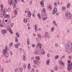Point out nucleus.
I'll return each mask as SVG.
<instances>
[{"instance_id":"25","label":"nucleus","mask_w":72,"mask_h":72,"mask_svg":"<svg viewBox=\"0 0 72 72\" xmlns=\"http://www.w3.org/2000/svg\"><path fill=\"white\" fill-rule=\"evenodd\" d=\"M54 27H52L51 28V32H53L54 31Z\"/></svg>"},{"instance_id":"64","label":"nucleus","mask_w":72,"mask_h":72,"mask_svg":"<svg viewBox=\"0 0 72 72\" xmlns=\"http://www.w3.org/2000/svg\"><path fill=\"white\" fill-rule=\"evenodd\" d=\"M23 67L24 68H26V66H25V65H24Z\"/></svg>"},{"instance_id":"18","label":"nucleus","mask_w":72,"mask_h":72,"mask_svg":"<svg viewBox=\"0 0 72 72\" xmlns=\"http://www.w3.org/2000/svg\"><path fill=\"white\" fill-rule=\"evenodd\" d=\"M16 36L18 37H19V34L18 33H16Z\"/></svg>"},{"instance_id":"37","label":"nucleus","mask_w":72,"mask_h":72,"mask_svg":"<svg viewBox=\"0 0 72 72\" xmlns=\"http://www.w3.org/2000/svg\"><path fill=\"white\" fill-rule=\"evenodd\" d=\"M46 19V18H42V20L43 21H45V19Z\"/></svg>"},{"instance_id":"14","label":"nucleus","mask_w":72,"mask_h":72,"mask_svg":"<svg viewBox=\"0 0 72 72\" xmlns=\"http://www.w3.org/2000/svg\"><path fill=\"white\" fill-rule=\"evenodd\" d=\"M50 60V59H48V60L47 61V63H46V64L47 65H49L50 64L49 63V61Z\"/></svg>"},{"instance_id":"31","label":"nucleus","mask_w":72,"mask_h":72,"mask_svg":"<svg viewBox=\"0 0 72 72\" xmlns=\"http://www.w3.org/2000/svg\"><path fill=\"white\" fill-rule=\"evenodd\" d=\"M38 37H39V38L40 39H41V35H40V34H38Z\"/></svg>"},{"instance_id":"9","label":"nucleus","mask_w":72,"mask_h":72,"mask_svg":"<svg viewBox=\"0 0 72 72\" xmlns=\"http://www.w3.org/2000/svg\"><path fill=\"white\" fill-rule=\"evenodd\" d=\"M13 0H11L10 3V6H12V5H13Z\"/></svg>"},{"instance_id":"55","label":"nucleus","mask_w":72,"mask_h":72,"mask_svg":"<svg viewBox=\"0 0 72 72\" xmlns=\"http://www.w3.org/2000/svg\"><path fill=\"white\" fill-rule=\"evenodd\" d=\"M38 45H42V44H41L39 43L38 44Z\"/></svg>"},{"instance_id":"33","label":"nucleus","mask_w":72,"mask_h":72,"mask_svg":"<svg viewBox=\"0 0 72 72\" xmlns=\"http://www.w3.org/2000/svg\"><path fill=\"white\" fill-rule=\"evenodd\" d=\"M45 35L46 36H48V32H45Z\"/></svg>"},{"instance_id":"53","label":"nucleus","mask_w":72,"mask_h":72,"mask_svg":"<svg viewBox=\"0 0 72 72\" xmlns=\"http://www.w3.org/2000/svg\"><path fill=\"white\" fill-rule=\"evenodd\" d=\"M37 28V26L36 25H35V28Z\"/></svg>"},{"instance_id":"42","label":"nucleus","mask_w":72,"mask_h":72,"mask_svg":"<svg viewBox=\"0 0 72 72\" xmlns=\"http://www.w3.org/2000/svg\"><path fill=\"white\" fill-rule=\"evenodd\" d=\"M8 47L7 46H6L5 47V49H6L7 51H8Z\"/></svg>"},{"instance_id":"38","label":"nucleus","mask_w":72,"mask_h":72,"mask_svg":"<svg viewBox=\"0 0 72 72\" xmlns=\"http://www.w3.org/2000/svg\"><path fill=\"white\" fill-rule=\"evenodd\" d=\"M55 58L56 59H58L59 58V56L58 55H57L55 57Z\"/></svg>"},{"instance_id":"23","label":"nucleus","mask_w":72,"mask_h":72,"mask_svg":"<svg viewBox=\"0 0 72 72\" xmlns=\"http://www.w3.org/2000/svg\"><path fill=\"white\" fill-rule=\"evenodd\" d=\"M33 62L35 64H37V61L36 60H34Z\"/></svg>"},{"instance_id":"60","label":"nucleus","mask_w":72,"mask_h":72,"mask_svg":"<svg viewBox=\"0 0 72 72\" xmlns=\"http://www.w3.org/2000/svg\"><path fill=\"white\" fill-rule=\"evenodd\" d=\"M13 45L12 42H11L10 44V45Z\"/></svg>"},{"instance_id":"46","label":"nucleus","mask_w":72,"mask_h":72,"mask_svg":"<svg viewBox=\"0 0 72 72\" xmlns=\"http://www.w3.org/2000/svg\"><path fill=\"white\" fill-rule=\"evenodd\" d=\"M55 70L56 71H57V69H58V68H57V67H55Z\"/></svg>"},{"instance_id":"36","label":"nucleus","mask_w":72,"mask_h":72,"mask_svg":"<svg viewBox=\"0 0 72 72\" xmlns=\"http://www.w3.org/2000/svg\"><path fill=\"white\" fill-rule=\"evenodd\" d=\"M54 5L55 6H57V3L56 2H54Z\"/></svg>"},{"instance_id":"54","label":"nucleus","mask_w":72,"mask_h":72,"mask_svg":"<svg viewBox=\"0 0 72 72\" xmlns=\"http://www.w3.org/2000/svg\"><path fill=\"white\" fill-rule=\"evenodd\" d=\"M1 71L2 72H3V68H1Z\"/></svg>"},{"instance_id":"63","label":"nucleus","mask_w":72,"mask_h":72,"mask_svg":"<svg viewBox=\"0 0 72 72\" xmlns=\"http://www.w3.org/2000/svg\"><path fill=\"white\" fill-rule=\"evenodd\" d=\"M7 30H8V31H10L11 30L9 29H7Z\"/></svg>"},{"instance_id":"4","label":"nucleus","mask_w":72,"mask_h":72,"mask_svg":"<svg viewBox=\"0 0 72 72\" xmlns=\"http://www.w3.org/2000/svg\"><path fill=\"white\" fill-rule=\"evenodd\" d=\"M40 4H41V6L44 7V1H41L40 2Z\"/></svg>"},{"instance_id":"24","label":"nucleus","mask_w":72,"mask_h":72,"mask_svg":"<svg viewBox=\"0 0 72 72\" xmlns=\"http://www.w3.org/2000/svg\"><path fill=\"white\" fill-rule=\"evenodd\" d=\"M14 3H16V4L18 3V0H14Z\"/></svg>"},{"instance_id":"40","label":"nucleus","mask_w":72,"mask_h":72,"mask_svg":"<svg viewBox=\"0 0 72 72\" xmlns=\"http://www.w3.org/2000/svg\"><path fill=\"white\" fill-rule=\"evenodd\" d=\"M3 5L1 4V9H3Z\"/></svg>"},{"instance_id":"27","label":"nucleus","mask_w":72,"mask_h":72,"mask_svg":"<svg viewBox=\"0 0 72 72\" xmlns=\"http://www.w3.org/2000/svg\"><path fill=\"white\" fill-rule=\"evenodd\" d=\"M37 15L39 17V19H41V17H40L41 16H40V14H38Z\"/></svg>"},{"instance_id":"19","label":"nucleus","mask_w":72,"mask_h":72,"mask_svg":"<svg viewBox=\"0 0 72 72\" xmlns=\"http://www.w3.org/2000/svg\"><path fill=\"white\" fill-rule=\"evenodd\" d=\"M19 71H20V72H22L23 71V68H20L19 69Z\"/></svg>"},{"instance_id":"50","label":"nucleus","mask_w":72,"mask_h":72,"mask_svg":"<svg viewBox=\"0 0 72 72\" xmlns=\"http://www.w3.org/2000/svg\"><path fill=\"white\" fill-rule=\"evenodd\" d=\"M45 53V51H43L42 52V54H44Z\"/></svg>"},{"instance_id":"7","label":"nucleus","mask_w":72,"mask_h":72,"mask_svg":"<svg viewBox=\"0 0 72 72\" xmlns=\"http://www.w3.org/2000/svg\"><path fill=\"white\" fill-rule=\"evenodd\" d=\"M68 16L69 18H71V15L69 13H68Z\"/></svg>"},{"instance_id":"39","label":"nucleus","mask_w":72,"mask_h":72,"mask_svg":"<svg viewBox=\"0 0 72 72\" xmlns=\"http://www.w3.org/2000/svg\"><path fill=\"white\" fill-rule=\"evenodd\" d=\"M35 32H36L37 31V28H35Z\"/></svg>"},{"instance_id":"35","label":"nucleus","mask_w":72,"mask_h":72,"mask_svg":"<svg viewBox=\"0 0 72 72\" xmlns=\"http://www.w3.org/2000/svg\"><path fill=\"white\" fill-rule=\"evenodd\" d=\"M18 71V69L17 68H15V72H17Z\"/></svg>"},{"instance_id":"21","label":"nucleus","mask_w":72,"mask_h":72,"mask_svg":"<svg viewBox=\"0 0 72 72\" xmlns=\"http://www.w3.org/2000/svg\"><path fill=\"white\" fill-rule=\"evenodd\" d=\"M24 23H26L27 22V20L26 19H24Z\"/></svg>"},{"instance_id":"10","label":"nucleus","mask_w":72,"mask_h":72,"mask_svg":"<svg viewBox=\"0 0 72 72\" xmlns=\"http://www.w3.org/2000/svg\"><path fill=\"white\" fill-rule=\"evenodd\" d=\"M67 47L68 49H71L72 48V46H71V45H68L67 46Z\"/></svg>"},{"instance_id":"49","label":"nucleus","mask_w":72,"mask_h":72,"mask_svg":"<svg viewBox=\"0 0 72 72\" xmlns=\"http://www.w3.org/2000/svg\"><path fill=\"white\" fill-rule=\"evenodd\" d=\"M9 32L11 33V34H13V32H12V30H10Z\"/></svg>"},{"instance_id":"62","label":"nucleus","mask_w":72,"mask_h":72,"mask_svg":"<svg viewBox=\"0 0 72 72\" xmlns=\"http://www.w3.org/2000/svg\"><path fill=\"white\" fill-rule=\"evenodd\" d=\"M47 56L48 57H49L50 56V55L49 54H48Z\"/></svg>"},{"instance_id":"1","label":"nucleus","mask_w":72,"mask_h":72,"mask_svg":"<svg viewBox=\"0 0 72 72\" xmlns=\"http://www.w3.org/2000/svg\"><path fill=\"white\" fill-rule=\"evenodd\" d=\"M68 67H67L68 71L72 70V62H71L70 63L68 64Z\"/></svg>"},{"instance_id":"57","label":"nucleus","mask_w":72,"mask_h":72,"mask_svg":"<svg viewBox=\"0 0 72 72\" xmlns=\"http://www.w3.org/2000/svg\"><path fill=\"white\" fill-rule=\"evenodd\" d=\"M69 58L70 59H71V56H69Z\"/></svg>"},{"instance_id":"17","label":"nucleus","mask_w":72,"mask_h":72,"mask_svg":"<svg viewBox=\"0 0 72 72\" xmlns=\"http://www.w3.org/2000/svg\"><path fill=\"white\" fill-rule=\"evenodd\" d=\"M55 23H56V22H55V21H53V24H54L55 25V26H57V24H56Z\"/></svg>"},{"instance_id":"13","label":"nucleus","mask_w":72,"mask_h":72,"mask_svg":"<svg viewBox=\"0 0 72 72\" xmlns=\"http://www.w3.org/2000/svg\"><path fill=\"white\" fill-rule=\"evenodd\" d=\"M30 68H31V66H30V64H29L28 65V69L30 70Z\"/></svg>"},{"instance_id":"43","label":"nucleus","mask_w":72,"mask_h":72,"mask_svg":"<svg viewBox=\"0 0 72 72\" xmlns=\"http://www.w3.org/2000/svg\"><path fill=\"white\" fill-rule=\"evenodd\" d=\"M48 8H49V9H51V7L50 6H48Z\"/></svg>"},{"instance_id":"59","label":"nucleus","mask_w":72,"mask_h":72,"mask_svg":"<svg viewBox=\"0 0 72 72\" xmlns=\"http://www.w3.org/2000/svg\"><path fill=\"white\" fill-rule=\"evenodd\" d=\"M65 15L66 17H67V16H68V14H66H66H65Z\"/></svg>"},{"instance_id":"44","label":"nucleus","mask_w":72,"mask_h":72,"mask_svg":"<svg viewBox=\"0 0 72 72\" xmlns=\"http://www.w3.org/2000/svg\"><path fill=\"white\" fill-rule=\"evenodd\" d=\"M15 48H18V45H15Z\"/></svg>"},{"instance_id":"29","label":"nucleus","mask_w":72,"mask_h":72,"mask_svg":"<svg viewBox=\"0 0 72 72\" xmlns=\"http://www.w3.org/2000/svg\"><path fill=\"white\" fill-rule=\"evenodd\" d=\"M15 39L16 40H15V42H18V39L17 37H16L15 38Z\"/></svg>"},{"instance_id":"32","label":"nucleus","mask_w":72,"mask_h":72,"mask_svg":"<svg viewBox=\"0 0 72 72\" xmlns=\"http://www.w3.org/2000/svg\"><path fill=\"white\" fill-rule=\"evenodd\" d=\"M67 8H68L69 7V6H70V4L68 3L67 5Z\"/></svg>"},{"instance_id":"45","label":"nucleus","mask_w":72,"mask_h":72,"mask_svg":"<svg viewBox=\"0 0 72 72\" xmlns=\"http://www.w3.org/2000/svg\"><path fill=\"white\" fill-rule=\"evenodd\" d=\"M62 62H61V60H60V61H59V64H62Z\"/></svg>"},{"instance_id":"41","label":"nucleus","mask_w":72,"mask_h":72,"mask_svg":"<svg viewBox=\"0 0 72 72\" xmlns=\"http://www.w3.org/2000/svg\"><path fill=\"white\" fill-rule=\"evenodd\" d=\"M56 12L54 11H53V14H55V13Z\"/></svg>"},{"instance_id":"30","label":"nucleus","mask_w":72,"mask_h":72,"mask_svg":"<svg viewBox=\"0 0 72 72\" xmlns=\"http://www.w3.org/2000/svg\"><path fill=\"white\" fill-rule=\"evenodd\" d=\"M9 15H6L4 16L5 18H7V17H8L9 18Z\"/></svg>"},{"instance_id":"8","label":"nucleus","mask_w":72,"mask_h":72,"mask_svg":"<svg viewBox=\"0 0 72 72\" xmlns=\"http://www.w3.org/2000/svg\"><path fill=\"white\" fill-rule=\"evenodd\" d=\"M6 53V49H3V54H4Z\"/></svg>"},{"instance_id":"2","label":"nucleus","mask_w":72,"mask_h":72,"mask_svg":"<svg viewBox=\"0 0 72 72\" xmlns=\"http://www.w3.org/2000/svg\"><path fill=\"white\" fill-rule=\"evenodd\" d=\"M3 22L4 24H8L9 22V19H4L3 20Z\"/></svg>"},{"instance_id":"3","label":"nucleus","mask_w":72,"mask_h":72,"mask_svg":"<svg viewBox=\"0 0 72 72\" xmlns=\"http://www.w3.org/2000/svg\"><path fill=\"white\" fill-rule=\"evenodd\" d=\"M1 33L3 35L5 33L7 32V31L6 30H2L1 31Z\"/></svg>"},{"instance_id":"51","label":"nucleus","mask_w":72,"mask_h":72,"mask_svg":"<svg viewBox=\"0 0 72 72\" xmlns=\"http://www.w3.org/2000/svg\"><path fill=\"white\" fill-rule=\"evenodd\" d=\"M34 71V69L33 68H32V72H33Z\"/></svg>"},{"instance_id":"22","label":"nucleus","mask_w":72,"mask_h":72,"mask_svg":"<svg viewBox=\"0 0 72 72\" xmlns=\"http://www.w3.org/2000/svg\"><path fill=\"white\" fill-rule=\"evenodd\" d=\"M14 13H15V15H17V10H15L14 11Z\"/></svg>"},{"instance_id":"15","label":"nucleus","mask_w":72,"mask_h":72,"mask_svg":"<svg viewBox=\"0 0 72 72\" xmlns=\"http://www.w3.org/2000/svg\"><path fill=\"white\" fill-rule=\"evenodd\" d=\"M12 6L13 8H15L16 7V6H15V3H13Z\"/></svg>"},{"instance_id":"28","label":"nucleus","mask_w":72,"mask_h":72,"mask_svg":"<svg viewBox=\"0 0 72 72\" xmlns=\"http://www.w3.org/2000/svg\"><path fill=\"white\" fill-rule=\"evenodd\" d=\"M53 10L54 11H55L56 12H57V8L55 7L54 9V10Z\"/></svg>"},{"instance_id":"48","label":"nucleus","mask_w":72,"mask_h":72,"mask_svg":"<svg viewBox=\"0 0 72 72\" xmlns=\"http://www.w3.org/2000/svg\"><path fill=\"white\" fill-rule=\"evenodd\" d=\"M64 58V56H62L61 57V59H63V58Z\"/></svg>"},{"instance_id":"56","label":"nucleus","mask_w":72,"mask_h":72,"mask_svg":"<svg viewBox=\"0 0 72 72\" xmlns=\"http://www.w3.org/2000/svg\"><path fill=\"white\" fill-rule=\"evenodd\" d=\"M68 63L69 64V63H70V60H68Z\"/></svg>"},{"instance_id":"52","label":"nucleus","mask_w":72,"mask_h":72,"mask_svg":"<svg viewBox=\"0 0 72 72\" xmlns=\"http://www.w3.org/2000/svg\"><path fill=\"white\" fill-rule=\"evenodd\" d=\"M0 27H3V26L1 24H0Z\"/></svg>"},{"instance_id":"34","label":"nucleus","mask_w":72,"mask_h":72,"mask_svg":"<svg viewBox=\"0 0 72 72\" xmlns=\"http://www.w3.org/2000/svg\"><path fill=\"white\" fill-rule=\"evenodd\" d=\"M43 12H44V13H45V12H46V10H45V9L44 8L43 9Z\"/></svg>"},{"instance_id":"11","label":"nucleus","mask_w":72,"mask_h":72,"mask_svg":"<svg viewBox=\"0 0 72 72\" xmlns=\"http://www.w3.org/2000/svg\"><path fill=\"white\" fill-rule=\"evenodd\" d=\"M38 46H39V48L40 49V50H42L43 48L42 47V45H38Z\"/></svg>"},{"instance_id":"26","label":"nucleus","mask_w":72,"mask_h":72,"mask_svg":"<svg viewBox=\"0 0 72 72\" xmlns=\"http://www.w3.org/2000/svg\"><path fill=\"white\" fill-rule=\"evenodd\" d=\"M37 60H39L40 59V57L39 56H37L36 57Z\"/></svg>"},{"instance_id":"5","label":"nucleus","mask_w":72,"mask_h":72,"mask_svg":"<svg viewBox=\"0 0 72 72\" xmlns=\"http://www.w3.org/2000/svg\"><path fill=\"white\" fill-rule=\"evenodd\" d=\"M1 11L2 12H4V14H2V17H4V14L5 15V12H4V9H3V8L1 9Z\"/></svg>"},{"instance_id":"16","label":"nucleus","mask_w":72,"mask_h":72,"mask_svg":"<svg viewBox=\"0 0 72 72\" xmlns=\"http://www.w3.org/2000/svg\"><path fill=\"white\" fill-rule=\"evenodd\" d=\"M62 10H63V11H64L65 10H66V7L64 6H63L62 7Z\"/></svg>"},{"instance_id":"58","label":"nucleus","mask_w":72,"mask_h":72,"mask_svg":"<svg viewBox=\"0 0 72 72\" xmlns=\"http://www.w3.org/2000/svg\"><path fill=\"white\" fill-rule=\"evenodd\" d=\"M64 64L63 62L61 64V65H62V66H64Z\"/></svg>"},{"instance_id":"20","label":"nucleus","mask_w":72,"mask_h":72,"mask_svg":"<svg viewBox=\"0 0 72 72\" xmlns=\"http://www.w3.org/2000/svg\"><path fill=\"white\" fill-rule=\"evenodd\" d=\"M30 39H27V44L28 45H30Z\"/></svg>"},{"instance_id":"47","label":"nucleus","mask_w":72,"mask_h":72,"mask_svg":"<svg viewBox=\"0 0 72 72\" xmlns=\"http://www.w3.org/2000/svg\"><path fill=\"white\" fill-rule=\"evenodd\" d=\"M35 54H37V51H34Z\"/></svg>"},{"instance_id":"6","label":"nucleus","mask_w":72,"mask_h":72,"mask_svg":"<svg viewBox=\"0 0 72 72\" xmlns=\"http://www.w3.org/2000/svg\"><path fill=\"white\" fill-rule=\"evenodd\" d=\"M28 17H31V12L30 11H28Z\"/></svg>"},{"instance_id":"61","label":"nucleus","mask_w":72,"mask_h":72,"mask_svg":"<svg viewBox=\"0 0 72 72\" xmlns=\"http://www.w3.org/2000/svg\"><path fill=\"white\" fill-rule=\"evenodd\" d=\"M32 15L33 17H35V15H34V14H32Z\"/></svg>"},{"instance_id":"12","label":"nucleus","mask_w":72,"mask_h":72,"mask_svg":"<svg viewBox=\"0 0 72 72\" xmlns=\"http://www.w3.org/2000/svg\"><path fill=\"white\" fill-rule=\"evenodd\" d=\"M23 60H26V56L25 55H23Z\"/></svg>"}]
</instances>
